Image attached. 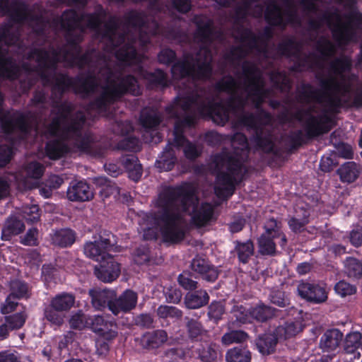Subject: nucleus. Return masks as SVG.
<instances>
[{"label":"nucleus","instance_id":"f257e3e1","mask_svg":"<svg viewBox=\"0 0 362 362\" xmlns=\"http://www.w3.org/2000/svg\"><path fill=\"white\" fill-rule=\"evenodd\" d=\"M195 195L192 185L182 182L180 185L167 186L159 193L158 210L152 218L160 226L163 243L175 245L185 238V231L179 226L182 219V212L189 211Z\"/></svg>","mask_w":362,"mask_h":362},{"label":"nucleus","instance_id":"f03ea898","mask_svg":"<svg viewBox=\"0 0 362 362\" xmlns=\"http://www.w3.org/2000/svg\"><path fill=\"white\" fill-rule=\"evenodd\" d=\"M216 173L215 194L219 199L227 200L233 194L235 187L240 184L247 173L242 159L226 148L212 158Z\"/></svg>","mask_w":362,"mask_h":362},{"label":"nucleus","instance_id":"7ed1b4c3","mask_svg":"<svg viewBox=\"0 0 362 362\" xmlns=\"http://www.w3.org/2000/svg\"><path fill=\"white\" fill-rule=\"evenodd\" d=\"M118 82L103 88L100 93L88 105L90 110L98 113L107 114L110 106L126 95L139 96L142 94L138 79L132 74L117 78Z\"/></svg>","mask_w":362,"mask_h":362},{"label":"nucleus","instance_id":"20e7f679","mask_svg":"<svg viewBox=\"0 0 362 362\" xmlns=\"http://www.w3.org/2000/svg\"><path fill=\"white\" fill-rule=\"evenodd\" d=\"M316 50L320 52V55L315 53H310L301 57V45L293 37H288L277 45L278 53L286 57H294L297 62L291 68L292 71H298L300 68L305 67L308 64L310 57L314 58L313 64L318 68H323L321 62L327 61L335 53V47L333 43L325 37H321L317 42Z\"/></svg>","mask_w":362,"mask_h":362},{"label":"nucleus","instance_id":"39448f33","mask_svg":"<svg viewBox=\"0 0 362 362\" xmlns=\"http://www.w3.org/2000/svg\"><path fill=\"white\" fill-rule=\"evenodd\" d=\"M119 25L118 19L115 16H111L104 24V29L98 33L103 39L107 41L112 50L118 48L115 52L116 59L125 65H130L137 57L136 38L131 37L125 42L127 34L117 33Z\"/></svg>","mask_w":362,"mask_h":362},{"label":"nucleus","instance_id":"423d86ee","mask_svg":"<svg viewBox=\"0 0 362 362\" xmlns=\"http://www.w3.org/2000/svg\"><path fill=\"white\" fill-rule=\"evenodd\" d=\"M242 74L244 78V89L252 99L255 107L259 110L270 90L264 87V81L262 72L257 66L250 61L242 64Z\"/></svg>","mask_w":362,"mask_h":362},{"label":"nucleus","instance_id":"0eeeda50","mask_svg":"<svg viewBox=\"0 0 362 362\" xmlns=\"http://www.w3.org/2000/svg\"><path fill=\"white\" fill-rule=\"evenodd\" d=\"M349 6L353 10L345 15L348 20L342 23L341 20L337 21L332 28V35L334 41L339 46H346L349 43L355 42L357 38V30L362 28V13L355 7V0H348Z\"/></svg>","mask_w":362,"mask_h":362},{"label":"nucleus","instance_id":"6e6552de","mask_svg":"<svg viewBox=\"0 0 362 362\" xmlns=\"http://www.w3.org/2000/svg\"><path fill=\"white\" fill-rule=\"evenodd\" d=\"M286 9L284 18L281 6L274 0L270 1L264 11V20L271 26L285 28L288 24H292L298 21L296 8L291 0H284Z\"/></svg>","mask_w":362,"mask_h":362},{"label":"nucleus","instance_id":"1a4fd4ad","mask_svg":"<svg viewBox=\"0 0 362 362\" xmlns=\"http://www.w3.org/2000/svg\"><path fill=\"white\" fill-rule=\"evenodd\" d=\"M196 110L201 119L211 120L221 127L225 126L229 121L230 112H233L226 103L214 102L213 100L207 102L202 100Z\"/></svg>","mask_w":362,"mask_h":362},{"label":"nucleus","instance_id":"9d476101","mask_svg":"<svg viewBox=\"0 0 362 362\" xmlns=\"http://www.w3.org/2000/svg\"><path fill=\"white\" fill-rule=\"evenodd\" d=\"M39 76L45 86H51L52 95L59 100L71 88L73 89L74 78L67 73L54 72L49 74L41 70Z\"/></svg>","mask_w":362,"mask_h":362},{"label":"nucleus","instance_id":"9b49d317","mask_svg":"<svg viewBox=\"0 0 362 362\" xmlns=\"http://www.w3.org/2000/svg\"><path fill=\"white\" fill-rule=\"evenodd\" d=\"M214 88L219 93H226L230 95L226 100V104L233 113L244 111L247 99L238 93L237 82L232 76L228 75L218 81Z\"/></svg>","mask_w":362,"mask_h":362},{"label":"nucleus","instance_id":"f8f14e48","mask_svg":"<svg viewBox=\"0 0 362 362\" xmlns=\"http://www.w3.org/2000/svg\"><path fill=\"white\" fill-rule=\"evenodd\" d=\"M194 23L196 25L194 37L202 45L199 51H204L206 55H209V47L221 33L216 30L214 21L211 18H195Z\"/></svg>","mask_w":362,"mask_h":362},{"label":"nucleus","instance_id":"ddd939ff","mask_svg":"<svg viewBox=\"0 0 362 362\" xmlns=\"http://www.w3.org/2000/svg\"><path fill=\"white\" fill-rule=\"evenodd\" d=\"M316 78L320 82V86L323 89L322 92H325V95H322L323 102H326L328 110L332 113L337 114L340 110L348 106L349 100L344 99L340 95L329 94L327 91L334 90L339 91V84L333 77L325 78L322 76H317Z\"/></svg>","mask_w":362,"mask_h":362},{"label":"nucleus","instance_id":"4468645a","mask_svg":"<svg viewBox=\"0 0 362 362\" xmlns=\"http://www.w3.org/2000/svg\"><path fill=\"white\" fill-rule=\"evenodd\" d=\"M303 113L309 115L305 126V135L308 139H313L329 131V128H326L324 126L325 123L330 121V118L328 116L317 117L311 115L310 110H299L295 114V118L300 120Z\"/></svg>","mask_w":362,"mask_h":362},{"label":"nucleus","instance_id":"2eb2a0df","mask_svg":"<svg viewBox=\"0 0 362 362\" xmlns=\"http://www.w3.org/2000/svg\"><path fill=\"white\" fill-rule=\"evenodd\" d=\"M297 290L299 296L309 303L320 304L327 300L325 287L319 284L301 281Z\"/></svg>","mask_w":362,"mask_h":362},{"label":"nucleus","instance_id":"dca6fc26","mask_svg":"<svg viewBox=\"0 0 362 362\" xmlns=\"http://www.w3.org/2000/svg\"><path fill=\"white\" fill-rule=\"evenodd\" d=\"M238 37H236L240 42L246 44L250 50L256 49L261 52L259 47V42L263 40H269L273 37V31L271 28L265 27L260 35H257L248 28L239 27L236 30Z\"/></svg>","mask_w":362,"mask_h":362},{"label":"nucleus","instance_id":"f3484780","mask_svg":"<svg viewBox=\"0 0 362 362\" xmlns=\"http://www.w3.org/2000/svg\"><path fill=\"white\" fill-rule=\"evenodd\" d=\"M91 329L98 336L106 340H112L117 336V325L114 319L95 315L91 322Z\"/></svg>","mask_w":362,"mask_h":362},{"label":"nucleus","instance_id":"a211bd4d","mask_svg":"<svg viewBox=\"0 0 362 362\" xmlns=\"http://www.w3.org/2000/svg\"><path fill=\"white\" fill-rule=\"evenodd\" d=\"M100 262V266L96 267L94 270V274L99 280L105 283H111L119 277L120 265L115 261L112 256L108 255Z\"/></svg>","mask_w":362,"mask_h":362},{"label":"nucleus","instance_id":"6ab92c4d","mask_svg":"<svg viewBox=\"0 0 362 362\" xmlns=\"http://www.w3.org/2000/svg\"><path fill=\"white\" fill-rule=\"evenodd\" d=\"M82 22L81 13L70 8L65 10L60 18L53 19L52 24L56 26L59 24L62 29L65 32L78 30L80 32L84 33L85 26L82 24Z\"/></svg>","mask_w":362,"mask_h":362},{"label":"nucleus","instance_id":"aec40b11","mask_svg":"<svg viewBox=\"0 0 362 362\" xmlns=\"http://www.w3.org/2000/svg\"><path fill=\"white\" fill-rule=\"evenodd\" d=\"M139 76L146 81V88L149 90H163L170 86L167 73L160 68L155 69L153 71L141 68Z\"/></svg>","mask_w":362,"mask_h":362},{"label":"nucleus","instance_id":"412c9836","mask_svg":"<svg viewBox=\"0 0 362 362\" xmlns=\"http://www.w3.org/2000/svg\"><path fill=\"white\" fill-rule=\"evenodd\" d=\"M74 78L73 90L76 93L88 96L95 93L98 87V81L94 72L88 71L78 74Z\"/></svg>","mask_w":362,"mask_h":362},{"label":"nucleus","instance_id":"4be33fe9","mask_svg":"<svg viewBox=\"0 0 362 362\" xmlns=\"http://www.w3.org/2000/svg\"><path fill=\"white\" fill-rule=\"evenodd\" d=\"M88 294L91 298V303L95 309L102 310L107 308L112 313L116 311L114 304V298L116 296L115 291L93 288L89 290Z\"/></svg>","mask_w":362,"mask_h":362},{"label":"nucleus","instance_id":"5701e85b","mask_svg":"<svg viewBox=\"0 0 362 362\" xmlns=\"http://www.w3.org/2000/svg\"><path fill=\"white\" fill-rule=\"evenodd\" d=\"M190 268L199 274L202 279L208 282H214L218 277V270L208 259L196 255L192 260Z\"/></svg>","mask_w":362,"mask_h":362},{"label":"nucleus","instance_id":"b1692460","mask_svg":"<svg viewBox=\"0 0 362 362\" xmlns=\"http://www.w3.org/2000/svg\"><path fill=\"white\" fill-rule=\"evenodd\" d=\"M257 114L252 112H243L238 119L239 124L247 127L248 129L254 130L255 133L262 129V121L266 123L272 121V115L263 108L257 110Z\"/></svg>","mask_w":362,"mask_h":362},{"label":"nucleus","instance_id":"393cba45","mask_svg":"<svg viewBox=\"0 0 362 362\" xmlns=\"http://www.w3.org/2000/svg\"><path fill=\"white\" fill-rule=\"evenodd\" d=\"M344 334L338 329H327L320 339L319 347L324 353L335 355V351L339 348Z\"/></svg>","mask_w":362,"mask_h":362},{"label":"nucleus","instance_id":"a878e982","mask_svg":"<svg viewBox=\"0 0 362 362\" xmlns=\"http://www.w3.org/2000/svg\"><path fill=\"white\" fill-rule=\"evenodd\" d=\"M67 199L71 202H83L93 198L90 185L83 180H74L70 182L66 192Z\"/></svg>","mask_w":362,"mask_h":362},{"label":"nucleus","instance_id":"bb28decb","mask_svg":"<svg viewBox=\"0 0 362 362\" xmlns=\"http://www.w3.org/2000/svg\"><path fill=\"white\" fill-rule=\"evenodd\" d=\"M86 121L85 114L82 111H77L63 127L62 138L69 139L74 137H81L82 130Z\"/></svg>","mask_w":362,"mask_h":362},{"label":"nucleus","instance_id":"cd10ccee","mask_svg":"<svg viewBox=\"0 0 362 362\" xmlns=\"http://www.w3.org/2000/svg\"><path fill=\"white\" fill-rule=\"evenodd\" d=\"M86 121L85 114L82 111H77L63 127L62 138L69 139L74 137H81L82 130Z\"/></svg>","mask_w":362,"mask_h":362},{"label":"nucleus","instance_id":"c85d7f7f","mask_svg":"<svg viewBox=\"0 0 362 362\" xmlns=\"http://www.w3.org/2000/svg\"><path fill=\"white\" fill-rule=\"evenodd\" d=\"M214 208L209 202H202L199 206H194L191 214L192 223L197 228L207 226L212 220Z\"/></svg>","mask_w":362,"mask_h":362},{"label":"nucleus","instance_id":"c756f323","mask_svg":"<svg viewBox=\"0 0 362 362\" xmlns=\"http://www.w3.org/2000/svg\"><path fill=\"white\" fill-rule=\"evenodd\" d=\"M204 59L200 61L199 58L193 57L191 59L193 61L192 80L193 81H207L211 78L213 74V66L211 54L206 55L204 52Z\"/></svg>","mask_w":362,"mask_h":362},{"label":"nucleus","instance_id":"7c9ffc66","mask_svg":"<svg viewBox=\"0 0 362 362\" xmlns=\"http://www.w3.org/2000/svg\"><path fill=\"white\" fill-rule=\"evenodd\" d=\"M27 59L33 60L38 64V74L43 70L52 71V73L57 72V65L55 62L49 60V52L45 48H33L28 53L26 56Z\"/></svg>","mask_w":362,"mask_h":362},{"label":"nucleus","instance_id":"2f4dec72","mask_svg":"<svg viewBox=\"0 0 362 362\" xmlns=\"http://www.w3.org/2000/svg\"><path fill=\"white\" fill-rule=\"evenodd\" d=\"M6 13H8L12 22L18 24H23L28 21L31 16L28 5L21 0L13 1L9 6H6Z\"/></svg>","mask_w":362,"mask_h":362},{"label":"nucleus","instance_id":"473e14b6","mask_svg":"<svg viewBox=\"0 0 362 362\" xmlns=\"http://www.w3.org/2000/svg\"><path fill=\"white\" fill-rule=\"evenodd\" d=\"M279 337L275 332H265L258 335L255 344L257 350L262 356H269L276 351Z\"/></svg>","mask_w":362,"mask_h":362},{"label":"nucleus","instance_id":"72a5a7b5","mask_svg":"<svg viewBox=\"0 0 362 362\" xmlns=\"http://www.w3.org/2000/svg\"><path fill=\"white\" fill-rule=\"evenodd\" d=\"M138 296L136 292L130 289L124 291L119 298H114V304L116 311L112 313L118 315L120 313H128L134 309L137 303Z\"/></svg>","mask_w":362,"mask_h":362},{"label":"nucleus","instance_id":"f704fd0d","mask_svg":"<svg viewBox=\"0 0 362 362\" xmlns=\"http://www.w3.org/2000/svg\"><path fill=\"white\" fill-rule=\"evenodd\" d=\"M192 56L187 54L184 58L177 59L172 65L170 72L175 79H192L193 61L191 59Z\"/></svg>","mask_w":362,"mask_h":362},{"label":"nucleus","instance_id":"c9c22d12","mask_svg":"<svg viewBox=\"0 0 362 362\" xmlns=\"http://www.w3.org/2000/svg\"><path fill=\"white\" fill-rule=\"evenodd\" d=\"M216 345L212 342L204 341L192 346V353L194 358L202 362H214L217 358Z\"/></svg>","mask_w":362,"mask_h":362},{"label":"nucleus","instance_id":"e433bc0d","mask_svg":"<svg viewBox=\"0 0 362 362\" xmlns=\"http://www.w3.org/2000/svg\"><path fill=\"white\" fill-rule=\"evenodd\" d=\"M162 120L161 113L154 107H145L140 113L139 122L146 131L156 129Z\"/></svg>","mask_w":362,"mask_h":362},{"label":"nucleus","instance_id":"4c0bfd02","mask_svg":"<svg viewBox=\"0 0 362 362\" xmlns=\"http://www.w3.org/2000/svg\"><path fill=\"white\" fill-rule=\"evenodd\" d=\"M362 168L354 161H346L337 170L341 182L351 184L354 182L360 176Z\"/></svg>","mask_w":362,"mask_h":362},{"label":"nucleus","instance_id":"58836bf2","mask_svg":"<svg viewBox=\"0 0 362 362\" xmlns=\"http://www.w3.org/2000/svg\"><path fill=\"white\" fill-rule=\"evenodd\" d=\"M167 339L168 334L163 329L146 332L141 337V345L145 349H156L163 344Z\"/></svg>","mask_w":362,"mask_h":362},{"label":"nucleus","instance_id":"ea45409f","mask_svg":"<svg viewBox=\"0 0 362 362\" xmlns=\"http://www.w3.org/2000/svg\"><path fill=\"white\" fill-rule=\"evenodd\" d=\"M76 239V231L69 228H64L55 230L51 236L52 245L60 248H67L71 247L75 243Z\"/></svg>","mask_w":362,"mask_h":362},{"label":"nucleus","instance_id":"a19ab883","mask_svg":"<svg viewBox=\"0 0 362 362\" xmlns=\"http://www.w3.org/2000/svg\"><path fill=\"white\" fill-rule=\"evenodd\" d=\"M233 252L237 257L239 264H247L255 255V245L252 240L245 242L234 241Z\"/></svg>","mask_w":362,"mask_h":362},{"label":"nucleus","instance_id":"79ce46f5","mask_svg":"<svg viewBox=\"0 0 362 362\" xmlns=\"http://www.w3.org/2000/svg\"><path fill=\"white\" fill-rule=\"evenodd\" d=\"M47 156L51 160L59 159L70 153L69 145L60 139L48 141L45 147Z\"/></svg>","mask_w":362,"mask_h":362},{"label":"nucleus","instance_id":"37998d69","mask_svg":"<svg viewBox=\"0 0 362 362\" xmlns=\"http://www.w3.org/2000/svg\"><path fill=\"white\" fill-rule=\"evenodd\" d=\"M107 15L106 11L100 6L93 13H82L81 17L83 21H86V28H89L97 33H100L101 30V25L103 23V19Z\"/></svg>","mask_w":362,"mask_h":362},{"label":"nucleus","instance_id":"c03bdc74","mask_svg":"<svg viewBox=\"0 0 362 362\" xmlns=\"http://www.w3.org/2000/svg\"><path fill=\"white\" fill-rule=\"evenodd\" d=\"M123 167L129 174L131 180L137 182L142 175V166L136 156L131 154L121 158Z\"/></svg>","mask_w":362,"mask_h":362},{"label":"nucleus","instance_id":"a18cd8bd","mask_svg":"<svg viewBox=\"0 0 362 362\" xmlns=\"http://www.w3.org/2000/svg\"><path fill=\"white\" fill-rule=\"evenodd\" d=\"M322 90L315 89L309 83H303L300 86L298 93V100L305 103H309L312 100L316 101L318 103H322V95H325Z\"/></svg>","mask_w":362,"mask_h":362},{"label":"nucleus","instance_id":"49530a36","mask_svg":"<svg viewBox=\"0 0 362 362\" xmlns=\"http://www.w3.org/2000/svg\"><path fill=\"white\" fill-rule=\"evenodd\" d=\"M226 362H251L252 352L247 345L240 344L226 353Z\"/></svg>","mask_w":362,"mask_h":362},{"label":"nucleus","instance_id":"de8ad7c7","mask_svg":"<svg viewBox=\"0 0 362 362\" xmlns=\"http://www.w3.org/2000/svg\"><path fill=\"white\" fill-rule=\"evenodd\" d=\"M170 145H167L161 156L156 161V166L160 171H170L173 170L177 163V159L175 152Z\"/></svg>","mask_w":362,"mask_h":362},{"label":"nucleus","instance_id":"09e8293b","mask_svg":"<svg viewBox=\"0 0 362 362\" xmlns=\"http://www.w3.org/2000/svg\"><path fill=\"white\" fill-rule=\"evenodd\" d=\"M209 296L205 290L189 292L185 298L186 306L189 309H197L208 304Z\"/></svg>","mask_w":362,"mask_h":362},{"label":"nucleus","instance_id":"8fccbe9b","mask_svg":"<svg viewBox=\"0 0 362 362\" xmlns=\"http://www.w3.org/2000/svg\"><path fill=\"white\" fill-rule=\"evenodd\" d=\"M25 230L23 222L16 218H8L1 230V239L10 240L14 235L21 233Z\"/></svg>","mask_w":362,"mask_h":362},{"label":"nucleus","instance_id":"3c124183","mask_svg":"<svg viewBox=\"0 0 362 362\" xmlns=\"http://www.w3.org/2000/svg\"><path fill=\"white\" fill-rule=\"evenodd\" d=\"M252 318L259 322H265L276 315L278 310L263 303L251 308Z\"/></svg>","mask_w":362,"mask_h":362},{"label":"nucleus","instance_id":"603ef678","mask_svg":"<svg viewBox=\"0 0 362 362\" xmlns=\"http://www.w3.org/2000/svg\"><path fill=\"white\" fill-rule=\"evenodd\" d=\"M126 25L133 28H146L148 24V18L143 11L132 9L127 11L124 16Z\"/></svg>","mask_w":362,"mask_h":362},{"label":"nucleus","instance_id":"864d4df0","mask_svg":"<svg viewBox=\"0 0 362 362\" xmlns=\"http://www.w3.org/2000/svg\"><path fill=\"white\" fill-rule=\"evenodd\" d=\"M185 320L187 332L192 341H202L207 336V331L199 321L187 317Z\"/></svg>","mask_w":362,"mask_h":362},{"label":"nucleus","instance_id":"5fc2aeb1","mask_svg":"<svg viewBox=\"0 0 362 362\" xmlns=\"http://www.w3.org/2000/svg\"><path fill=\"white\" fill-rule=\"evenodd\" d=\"M268 299L272 304L276 306L284 308H293L291 306L290 294L282 288L278 287L271 288Z\"/></svg>","mask_w":362,"mask_h":362},{"label":"nucleus","instance_id":"6e6d98bb","mask_svg":"<svg viewBox=\"0 0 362 362\" xmlns=\"http://www.w3.org/2000/svg\"><path fill=\"white\" fill-rule=\"evenodd\" d=\"M252 140L257 148L264 153H269L272 151L274 142L272 134L269 132H265L263 127L254 134Z\"/></svg>","mask_w":362,"mask_h":362},{"label":"nucleus","instance_id":"4d7b16f0","mask_svg":"<svg viewBox=\"0 0 362 362\" xmlns=\"http://www.w3.org/2000/svg\"><path fill=\"white\" fill-rule=\"evenodd\" d=\"M258 252L262 256L274 257L277 255L276 245L272 236L262 234L257 239Z\"/></svg>","mask_w":362,"mask_h":362},{"label":"nucleus","instance_id":"13d9d810","mask_svg":"<svg viewBox=\"0 0 362 362\" xmlns=\"http://www.w3.org/2000/svg\"><path fill=\"white\" fill-rule=\"evenodd\" d=\"M50 303L63 313L67 312L74 306L75 296L72 293L62 292L52 298Z\"/></svg>","mask_w":362,"mask_h":362},{"label":"nucleus","instance_id":"bf43d9fd","mask_svg":"<svg viewBox=\"0 0 362 362\" xmlns=\"http://www.w3.org/2000/svg\"><path fill=\"white\" fill-rule=\"evenodd\" d=\"M269 79L274 88L284 92L291 88V82L284 71H274L269 74Z\"/></svg>","mask_w":362,"mask_h":362},{"label":"nucleus","instance_id":"052dcab7","mask_svg":"<svg viewBox=\"0 0 362 362\" xmlns=\"http://www.w3.org/2000/svg\"><path fill=\"white\" fill-rule=\"evenodd\" d=\"M86 256L96 261H101L110 255L97 240L86 243L83 247Z\"/></svg>","mask_w":362,"mask_h":362},{"label":"nucleus","instance_id":"680f3d73","mask_svg":"<svg viewBox=\"0 0 362 362\" xmlns=\"http://www.w3.org/2000/svg\"><path fill=\"white\" fill-rule=\"evenodd\" d=\"M351 67V59L346 55L335 58L329 64V71L335 75H341L349 71Z\"/></svg>","mask_w":362,"mask_h":362},{"label":"nucleus","instance_id":"e2e57ef3","mask_svg":"<svg viewBox=\"0 0 362 362\" xmlns=\"http://www.w3.org/2000/svg\"><path fill=\"white\" fill-rule=\"evenodd\" d=\"M344 351L346 354H354L362 346V335L358 332L346 334L344 340Z\"/></svg>","mask_w":362,"mask_h":362},{"label":"nucleus","instance_id":"0e129e2a","mask_svg":"<svg viewBox=\"0 0 362 362\" xmlns=\"http://www.w3.org/2000/svg\"><path fill=\"white\" fill-rule=\"evenodd\" d=\"M345 272L350 278L359 279L362 277V263L358 259L348 257L344 262Z\"/></svg>","mask_w":362,"mask_h":362},{"label":"nucleus","instance_id":"69168bd1","mask_svg":"<svg viewBox=\"0 0 362 362\" xmlns=\"http://www.w3.org/2000/svg\"><path fill=\"white\" fill-rule=\"evenodd\" d=\"M31 23L33 33L37 36L43 37L46 34V28L49 24V20L42 15L31 14L28 21Z\"/></svg>","mask_w":362,"mask_h":362},{"label":"nucleus","instance_id":"338daca9","mask_svg":"<svg viewBox=\"0 0 362 362\" xmlns=\"http://www.w3.org/2000/svg\"><path fill=\"white\" fill-rule=\"evenodd\" d=\"M9 293L13 299H21L29 298L28 284L23 281L15 279L11 281Z\"/></svg>","mask_w":362,"mask_h":362},{"label":"nucleus","instance_id":"774afa93","mask_svg":"<svg viewBox=\"0 0 362 362\" xmlns=\"http://www.w3.org/2000/svg\"><path fill=\"white\" fill-rule=\"evenodd\" d=\"M275 333L284 339L291 338L298 333V323L293 320H286L276 328Z\"/></svg>","mask_w":362,"mask_h":362}]
</instances>
